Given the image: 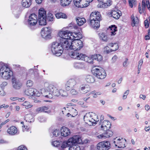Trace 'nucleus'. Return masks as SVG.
<instances>
[{"label": "nucleus", "mask_w": 150, "mask_h": 150, "mask_svg": "<svg viewBox=\"0 0 150 150\" xmlns=\"http://www.w3.org/2000/svg\"><path fill=\"white\" fill-rule=\"evenodd\" d=\"M57 36L59 42H53L51 47L52 52L56 56H61L63 49L78 51L83 47V43L81 40L83 35L80 32H72L63 28L58 31Z\"/></svg>", "instance_id": "1"}, {"label": "nucleus", "mask_w": 150, "mask_h": 150, "mask_svg": "<svg viewBox=\"0 0 150 150\" xmlns=\"http://www.w3.org/2000/svg\"><path fill=\"white\" fill-rule=\"evenodd\" d=\"M0 75L3 79H8L13 75V72L9 68L8 65L0 62Z\"/></svg>", "instance_id": "2"}, {"label": "nucleus", "mask_w": 150, "mask_h": 150, "mask_svg": "<svg viewBox=\"0 0 150 150\" xmlns=\"http://www.w3.org/2000/svg\"><path fill=\"white\" fill-rule=\"evenodd\" d=\"M83 120L86 123L90 126L96 124L99 121L98 116L92 112L86 114L84 116Z\"/></svg>", "instance_id": "3"}, {"label": "nucleus", "mask_w": 150, "mask_h": 150, "mask_svg": "<svg viewBox=\"0 0 150 150\" xmlns=\"http://www.w3.org/2000/svg\"><path fill=\"white\" fill-rule=\"evenodd\" d=\"M47 93L46 96L48 98H52L53 96L56 97L60 96V89H58L54 85L47 82Z\"/></svg>", "instance_id": "4"}, {"label": "nucleus", "mask_w": 150, "mask_h": 150, "mask_svg": "<svg viewBox=\"0 0 150 150\" xmlns=\"http://www.w3.org/2000/svg\"><path fill=\"white\" fill-rule=\"evenodd\" d=\"M91 72L94 75L99 79H104L105 78L107 75L105 69L99 67H93L92 69Z\"/></svg>", "instance_id": "5"}, {"label": "nucleus", "mask_w": 150, "mask_h": 150, "mask_svg": "<svg viewBox=\"0 0 150 150\" xmlns=\"http://www.w3.org/2000/svg\"><path fill=\"white\" fill-rule=\"evenodd\" d=\"M34 96L39 97L43 96L47 98L46 96L47 94V82L43 83L42 85V88L39 90H38L34 88Z\"/></svg>", "instance_id": "6"}, {"label": "nucleus", "mask_w": 150, "mask_h": 150, "mask_svg": "<svg viewBox=\"0 0 150 150\" xmlns=\"http://www.w3.org/2000/svg\"><path fill=\"white\" fill-rule=\"evenodd\" d=\"M111 147L110 142L104 141L98 143L96 145L97 150H108Z\"/></svg>", "instance_id": "7"}, {"label": "nucleus", "mask_w": 150, "mask_h": 150, "mask_svg": "<svg viewBox=\"0 0 150 150\" xmlns=\"http://www.w3.org/2000/svg\"><path fill=\"white\" fill-rule=\"evenodd\" d=\"M93 0H74V4L78 8H84L88 6Z\"/></svg>", "instance_id": "8"}, {"label": "nucleus", "mask_w": 150, "mask_h": 150, "mask_svg": "<svg viewBox=\"0 0 150 150\" xmlns=\"http://www.w3.org/2000/svg\"><path fill=\"white\" fill-rule=\"evenodd\" d=\"M71 145L82 144L87 142V140L83 142L81 137L78 135H74L69 138Z\"/></svg>", "instance_id": "9"}, {"label": "nucleus", "mask_w": 150, "mask_h": 150, "mask_svg": "<svg viewBox=\"0 0 150 150\" xmlns=\"http://www.w3.org/2000/svg\"><path fill=\"white\" fill-rule=\"evenodd\" d=\"M52 31V29L50 28H43L41 30V36L45 39H50L51 37Z\"/></svg>", "instance_id": "10"}, {"label": "nucleus", "mask_w": 150, "mask_h": 150, "mask_svg": "<svg viewBox=\"0 0 150 150\" xmlns=\"http://www.w3.org/2000/svg\"><path fill=\"white\" fill-rule=\"evenodd\" d=\"M126 140L122 138L116 137L113 143L115 146L119 148H123L126 147Z\"/></svg>", "instance_id": "11"}, {"label": "nucleus", "mask_w": 150, "mask_h": 150, "mask_svg": "<svg viewBox=\"0 0 150 150\" xmlns=\"http://www.w3.org/2000/svg\"><path fill=\"white\" fill-rule=\"evenodd\" d=\"M64 108L65 110L64 111L65 113L68 117L70 116L74 117L78 114L76 110L72 106L67 107Z\"/></svg>", "instance_id": "12"}, {"label": "nucleus", "mask_w": 150, "mask_h": 150, "mask_svg": "<svg viewBox=\"0 0 150 150\" xmlns=\"http://www.w3.org/2000/svg\"><path fill=\"white\" fill-rule=\"evenodd\" d=\"M37 22V16L34 13H32L29 16L27 21L28 25L30 27L35 25Z\"/></svg>", "instance_id": "13"}, {"label": "nucleus", "mask_w": 150, "mask_h": 150, "mask_svg": "<svg viewBox=\"0 0 150 150\" xmlns=\"http://www.w3.org/2000/svg\"><path fill=\"white\" fill-rule=\"evenodd\" d=\"M98 2V8H105L110 6L112 4L111 0H97Z\"/></svg>", "instance_id": "14"}, {"label": "nucleus", "mask_w": 150, "mask_h": 150, "mask_svg": "<svg viewBox=\"0 0 150 150\" xmlns=\"http://www.w3.org/2000/svg\"><path fill=\"white\" fill-rule=\"evenodd\" d=\"M69 56L71 58L78 60H82L83 57V54L75 51H72L69 53Z\"/></svg>", "instance_id": "15"}, {"label": "nucleus", "mask_w": 150, "mask_h": 150, "mask_svg": "<svg viewBox=\"0 0 150 150\" xmlns=\"http://www.w3.org/2000/svg\"><path fill=\"white\" fill-rule=\"evenodd\" d=\"M90 19L101 21L102 16L100 13L97 11H95L91 13L90 16Z\"/></svg>", "instance_id": "16"}, {"label": "nucleus", "mask_w": 150, "mask_h": 150, "mask_svg": "<svg viewBox=\"0 0 150 150\" xmlns=\"http://www.w3.org/2000/svg\"><path fill=\"white\" fill-rule=\"evenodd\" d=\"M100 21L99 20L90 19V26L91 28L94 29H98L100 27Z\"/></svg>", "instance_id": "17"}, {"label": "nucleus", "mask_w": 150, "mask_h": 150, "mask_svg": "<svg viewBox=\"0 0 150 150\" xmlns=\"http://www.w3.org/2000/svg\"><path fill=\"white\" fill-rule=\"evenodd\" d=\"M60 130L61 135L62 137H66L69 136L71 134L70 130L66 127H62Z\"/></svg>", "instance_id": "18"}, {"label": "nucleus", "mask_w": 150, "mask_h": 150, "mask_svg": "<svg viewBox=\"0 0 150 150\" xmlns=\"http://www.w3.org/2000/svg\"><path fill=\"white\" fill-rule=\"evenodd\" d=\"M122 15L121 11L118 9L112 10L110 14L111 17L117 20L119 19Z\"/></svg>", "instance_id": "19"}, {"label": "nucleus", "mask_w": 150, "mask_h": 150, "mask_svg": "<svg viewBox=\"0 0 150 150\" xmlns=\"http://www.w3.org/2000/svg\"><path fill=\"white\" fill-rule=\"evenodd\" d=\"M76 81L74 79H70L68 81L65 85V88L67 90H69L70 87H76Z\"/></svg>", "instance_id": "20"}, {"label": "nucleus", "mask_w": 150, "mask_h": 150, "mask_svg": "<svg viewBox=\"0 0 150 150\" xmlns=\"http://www.w3.org/2000/svg\"><path fill=\"white\" fill-rule=\"evenodd\" d=\"M101 123V129L102 130L106 131L110 128L111 124L109 121L107 120H105Z\"/></svg>", "instance_id": "21"}, {"label": "nucleus", "mask_w": 150, "mask_h": 150, "mask_svg": "<svg viewBox=\"0 0 150 150\" xmlns=\"http://www.w3.org/2000/svg\"><path fill=\"white\" fill-rule=\"evenodd\" d=\"M12 86L16 89H19L21 87L22 84L18 79L13 78L12 80Z\"/></svg>", "instance_id": "22"}, {"label": "nucleus", "mask_w": 150, "mask_h": 150, "mask_svg": "<svg viewBox=\"0 0 150 150\" xmlns=\"http://www.w3.org/2000/svg\"><path fill=\"white\" fill-rule=\"evenodd\" d=\"M71 144L69 138L67 140L61 142L60 144V149L61 150H65L67 147L71 146Z\"/></svg>", "instance_id": "23"}, {"label": "nucleus", "mask_w": 150, "mask_h": 150, "mask_svg": "<svg viewBox=\"0 0 150 150\" xmlns=\"http://www.w3.org/2000/svg\"><path fill=\"white\" fill-rule=\"evenodd\" d=\"M83 57L82 60H83L89 63H92L94 60V54L90 55L89 57H87L86 54H83Z\"/></svg>", "instance_id": "24"}, {"label": "nucleus", "mask_w": 150, "mask_h": 150, "mask_svg": "<svg viewBox=\"0 0 150 150\" xmlns=\"http://www.w3.org/2000/svg\"><path fill=\"white\" fill-rule=\"evenodd\" d=\"M32 1L33 0H22L21 6L24 8H28L31 5Z\"/></svg>", "instance_id": "25"}, {"label": "nucleus", "mask_w": 150, "mask_h": 150, "mask_svg": "<svg viewBox=\"0 0 150 150\" xmlns=\"http://www.w3.org/2000/svg\"><path fill=\"white\" fill-rule=\"evenodd\" d=\"M7 132L10 135H13L17 134L18 130L15 126H11L8 129Z\"/></svg>", "instance_id": "26"}, {"label": "nucleus", "mask_w": 150, "mask_h": 150, "mask_svg": "<svg viewBox=\"0 0 150 150\" xmlns=\"http://www.w3.org/2000/svg\"><path fill=\"white\" fill-rule=\"evenodd\" d=\"M109 28L110 30V35L111 36L115 35L117 30V26L115 25H112L110 26Z\"/></svg>", "instance_id": "27"}, {"label": "nucleus", "mask_w": 150, "mask_h": 150, "mask_svg": "<svg viewBox=\"0 0 150 150\" xmlns=\"http://www.w3.org/2000/svg\"><path fill=\"white\" fill-rule=\"evenodd\" d=\"M34 88H30L25 90L24 91L25 94L30 97H32L34 96Z\"/></svg>", "instance_id": "28"}, {"label": "nucleus", "mask_w": 150, "mask_h": 150, "mask_svg": "<svg viewBox=\"0 0 150 150\" xmlns=\"http://www.w3.org/2000/svg\"><path fill=\"white\" fill-rule=\"evenodd\" d=\"M132 22L131 25L132 27H134L136 25L138 24L139 22L138 18L136 16H134L132 15L131 16Z\"/></svg>", "instance_id": "29"}, {"label": "nucleus", "mask_w": 150, "mask_h": 150, "mask_svg": "<svg viewBox=\"0 0 150 150\" xmlns=\"http://www.w3.org/2000/svg\"><path fill=\"white\" fill-rule=\"evenodd\" d=\"M73 67L76 69H83L85 68V66L82 63L75 62L73 64Z\"/></svg>", "instance_id": "30"}, {"label": "nucleus", "mask_w": 150, "mask_h": 150, "mask_svg": "<svg viewBox=\"0 0 150 150\" xmlns=\"http://www.w3.org/2000/svg\"><path fill=\"white\" fill-rule=\"evenodd\" d=\"M99 37L100 40L103 42H107L108 38L107 35L105 33H100L99 34Z\"/></svg>", "instance_id": "31"}, {"label": "nucleus", "mask_w": 150, "mask_h": 150, "mask_svg": "<svg viewBox=\"0 0 150 150\" xmlns=\"http://www.w3.org/2000/svg\"><path fill=\"white\" fill-rule=\"evenodd\" d=\"M108 44L113 52L116 51L119 48L118 45L117 43H110Z\"/></svg>", "instance_id": "32"}, {"label": "nucleus", "mask_w": 150, "mask_h": 150, "mask_svg": "<svg viewBox=\"0 0 150 150\" xmlns=\"http://www.w3.org/2000/svg\"><path fill=\"white\" fill-rule=\"evenodd\" d=\"M46 16V11L44 8H41L38 10V17Z\"/></svg>", "instance_id": "33"}, {"label": "nucleus", "mask_w": 150, "mask_h": 150, "mask_svg": "<svg viewBox=\"0 0 150 150\" xmlns=\"http://www.w3.org/2000/svg\"><path fill=\"white\" fill-rule=\"evenodd\" d=\"M76 22L77 24L79 26H81L86 22V19L83 18L78 17L76 18Z\"/></svg>", "instance_id": "34"}, {"label": "nucleus", "mask_w": 150, "mask_h": 150, "mask_svg": "<svg viewBox=\"0 0 150 150\" xmlns=\"http://www.w3.org/2000/svg\"><path fill=\"white\" fill-rule=\"evenodd\" d=\"M47 17H39V22L40 25H44L46 24Z\"/></svg>", "instance_id": "35"}, {"label": "nucleus", "mask_w": 150, "mask_h": 150, "mask_svg": "<svg viewBox=\"0 0 150 150\" xmlns=\"http://www.w3.org/2000/svg\"><path fill=\"white\" fill-rule=\"evenodd\" d=\"M72 0H60L61 5L63 7L69 5Z\"/></svg>", "instance_id": "36"}, {"label": "nucleus", "mask_w": 150, "mask_h": 150, "mask_svg": "<svg viewBox=\"0 0 150 150\" xmlns=\"http://www.w3.org/2000/svg\"><path fill=\"white\" fill-rule=\"evenodd\" d=\"M55 17L57 19L62 18L66 19L67 16L65 14L63 13H56L55 15Z\"/></svg>", "instance_id": "37"}, {"label": "nucleus", "mask_w": 150, "mask_h": 150, "mask_svg": "<svg viewBox=\"0 0 150 150\" xmlns=\"http://www.w3.org/2000/svg\"><path fill=\"white\" fill-rule=\"evenodd\" d=\"M147 7L148 9L150 8V4L148 0H143L142 4V8L145 9Z\"/></svg>", "instance_id": "38"}, {"label": "nucleus", "mask_w": 150, "mask_h": 150, "mask_svg": "<svg viewBox=\"0 0 150 150\" xmlns=\"http://www.w3.org/2000/svg\"><path fill=\"white\" fill-rule=\"evenodd\" d=\"M111 49L110 48L109 44L105 47L103 49V52L104 54H107L112 52Z\"/></svg>", "instance_id": "39"}, {"label": "nucleus", "mask_w": 150, "mask_h": 150, "mask_svg": "<svg viewBox=\"0 0 150 150\" xmlns=\"http://www.w3.org/2000/svg\"><path fill=\"white\" fill-rule=\"evenodd\" d=\"M94 60L98 62H101L103 60V57L102 55L99 54H94Z\"/></svg>", "instance_id": "40"}, {"label": "nucleus", "mask_w": 150, "mask_h": 150, "mask_svg": "<svg viewBox=\"0 0 150 150\" xmlns=\"http://www.w3.org/2000/svg\"><path fill=\"white\" fill-rule=\"evenodd\" d=\"M25 119L26 121L29 122H31L34 121L33 117L30 114H28L26 115L25 117Z\"/></svg>", "instance_id": "41"}, {"label": "nucleus", "mask_w": 150, "mask_h": 150, "mask_svg": "<svg viewBox=\"0 0 150 150\" xmlns=\"http://www.w3.org/2000/svg\"><path fill=\"white\" fill-rule=\"evenodd\" d=\"M61 141L59 140L53 141L52 142V145L54 147H58L60 146Z\"/></svg>", "instance_id": "42"}, {"label": "nucleus", "mask_w": 150, "mask_h": 150, "mask_svg": "<svg viewBox=\"0 0 150 150\" xmlns=\"http://www.w3.org/2000/svg\"><path fill=\"white\" fill-rule=\"evenodd\" d=\"M86 80L88 83H93L94 81V80L93 77L90 75H88L85 78Z\"/></svg>", "instance_id": "43"}, {"label": "nucleus", "mask_w": 150, "mask_h": 150, "mask_svg": "<svg viewBox=\"0 0 150 150\" xmlns=\"http://www.w3.org/2000/svg\"><path fill=\"white\" fill-rule=\"evenodd\" d=\"M102 93L101 92H96L95 91L91 92L90 93V94L92 95L93 98H96L98 96L102 94Z\"/></svg>", "instance_id": "44"}, {"label": "nucleus", "mask_w": 150, "mask_h": 150, "mask_svg": "<svg viewBox=\"0 0 150 150\" xmlns=\"http://www.w3.org/2000/svg\"><path fill=\"white\" fill-rule=\"evenodd\" d=\"M69 146V150H80L79 147L77 145H71V146Z\"/></svg>", "instance_id": "45"}, {"label": "nucleus", "mask_w": 150, "mask_h": 150, "mask_svg": "<svg viewBox=\"0 0 150 150\" xmlns=\"http://www.w3.org/2000/svg\"><path fill=\"white\" fill-rule=\"evenodd\" d=\"M22 105L25 107L26 109H28L31 108L33 105H31L29 102L25 101L23 103Z\"/></svg>", "instance_id": "46"}, {"label": "nucleus", "mask_w": 150, "mask_h": 150, "mask_svg": "<svg viewBox=\"0 0 150 150\" xmlns=\"http://www.w3.org/2000/svg\"><path fill=\"white\" fill-rule=\"evenodd\" d=\"M52 134L54 137H58L60 134V131L59 129H54L52 132Z\"/></svg>", "instance_id": "47"}, {"label": "nucleus", "mask_w": 150, "mask_h": 150, "mask_svg": "<svg viewBox=\"0 0 150 150\" xmlns=\"http://www.w3.org/2000/svg\"><path fill=\"white\" fill-rule=\"evenodd\" d=\"M68 96L67 92L63 89H60V96L67 97Z\"/></svg>", "instance_id": "48"}, {"label": "nucleus", "mask_w": 150, "mask_h": 150, "mask_svg": "<svg viewBox=\"0 0 150 150\" xmlns=\"http://www.w3.org/2000/svg\"><path fill=\"white\" fill-rule=\"evenodd\" d=\"M104 133L105 138H108L111 137L112 135V132L111 131H108Z\"/></svg>", "instance_id": "49"}, {"label": "nucleus", "mask_w": 150, "mask_h": 150, "mask_svg": "<svg viewBox=\"0 0 150 150\" xmlns=\"http://www.w3.org/2000/svg\"><path fill=\"white\" fill-rule=\"evenodd\" d=\"M143 62V60L142 59H140L138 65V73L139 74L140 73V70H141V66Z\"/></svg>", "instance_id": "50"}, {"label": "nucleus", "mask_w": 150, "mask_h": 150, "mask_svg": "<svg viewBox=\"0 0 150 150\" xmlns=\"http://www.w3.org/2000/svg\"><path fill=\"white\" fill-rule=\"evenodd\" d=\"M23 130V132H31L29 127L27 126H25L23 125L22 126Z\"/></svg>", "instance_id": "51"}, {"label": "nucleus", "mask_w": 150, "mask_h": 150, "mask_svg": "<svg viewBox=\"0 0 150 150\" xmlns=\"http://www.w3.org/2000/svg\"><path fill=\"white\" fill-rule=\"evenodd\" d=\"M17 150H28V149L25 146L21 145L18 147Z\"/></svg>", "instance_id": "52"}, {"label": "nucleus", "mask_w": 150, "mask_h": 150, "mask_svg": "<svg viewBox=\"0 0 150 150\" xmlns=\"http://www.w3.org/2000/svg\"><path fill=\"white\" fill-rule=\"evenodd\" d=\"M33 84V82L31 80H28L26 83V86L27 87H31Z\"/></svg>", "instance_id": "53"}, {"label": "nucleus", "mask_w": 150, "mask_h": 150, "mask_svg": "<svg viewBox=\"0 0 150 150\" xmlns=\"http://www.w3.org/2000/svg\"><path fill=\"white\" fill-rule=\"evenodd\" d=\"M129 90H127L125 92L123 96H122V99L125 100L127 98V96L129 93Z\"/></svg>", "instance_id": "54"}, {"label": "nucleus", "mask_w": 150, "mask_h": 150, "mask_svg": "<svg viewBox=\"0 0 150 150\" xmlns=\"http://www.w3.org/2000/svg\"><path fill=\"white\" fill-rule=\"evenodd\" d=\"M136 0H129V6L132 8Z\"/></svg>", "instance_id": "55"}, {"label": "nucleus", "mask_w": 150, "mask_h": 150, "mask_svg": "<svg viewBox=\"0 0 150 150\" xmlns=\"http://www.w3.org/2000/svg\"><path fill=\"white\" fill-rule=\"evenodd\" d=\"M70 92L71 94L74 95H76L78 93V91L74 88L71 89L70 91Z\"/></svg>", "instance_id": "56"}, {"label": "nucleus", "mask_w": 150, "mask_h": 150, "mask_svg": "<svg viewBox=\"0 0 150 150\" xmlns=\"http://www.w3.org/2000/svg\"><path fill=\"white\" fill-rule=\"evenodd\" d=\"M48 19L51 21H53L54 19V17L52 14L49 13L48 14Z\"/></svg>", "instance_id": "57"}, {"label": "nucleus", "mask_w": 150, "mask_h": 150, "mask_svg": "<svg viewBox=\"0 0 150 150\" xmlns=\"http://www.w3.org/2000/svg\"><path fill=\"white\" fill-rule=\"evenodd\" d=\"M147 34L145 36V39L146 40H149L150 39V30L149 29L148 30Z\"/></svg>", "instance_id": "58"}, {"label": "nucleus", "mask_w": 150, "mask_h": 150, "mask_svg": "<svg viewBox=\"0 0 150 150\" xmlns=\"http://www.w3.org/2000/svg\"><path fill=\"white\" fill-rule=\"evenodd\" d=\"M43 112L49 113L50 112V111L47 107L43 106Z\"/></svg>", "instance_id": "59"}, {"label": "nucleus", "mask_w": 150, "mask_h": 150, "mask_svg": "<svg viewBox=\"0 0 150 150\" xmlns=\"http://www.w3.org/2000/svg\"><path fill=\"white\" fill-rule=\"evenodd\" d=\"M43 107H40L37 108L36 110V111L38 112H43Z\"/></svg>", "instance_id": "60"}, {"label": "nucleus", "mask_w": 150, "mask_h": 150, "mask_svg": "<svg viewBox=\"0 0 150 150\" xmlns=\"http://www.w3.org/2000/svg\"><path fill=\"white\" fill-rule=\"evenodd\" d=\"M97 137L99 139L102 138H105V135H104V133L102 134H99L97 136Z\"/></svg>", "instance_id": "61"}, {"label": "nucleus", "mask_w": 150, "mask_h": 150, "mask_svg": "<svg viewBox=\"0 0 150 150\" xmlns=\"http://www.w3.org/2000/svg\"><path fill=\"white\" fill-rule=\"evenodd\" d=\"M6 93L2 88L0 87V95L2 96L5 95Z\"/></svg>", "instance_id": "62"}, {"label": "nucleus", "mask_w": 150, "mask_h": 150, "mask_svg": "<svg viewBox=\"0 0 150 150\" xmlns=\"http://www.w3.org/2000/svg\"><path fill=\"white\" fill-rule=\"evenodd\" d=\"M90 91V89L88 87H87L86 86L85 88V90H84V91L83 92V93H86Z\"/></svg>", "instance_id": "63"}, {"label": "nucleus", "mask_w": 150, "mask_h": 150, "mask_svg": "<svg viewBox=\"0 0 150 150\" xmlns=\"http://www.w3.org/2000/svg\"><path fill=\"white\" fill-rule=\"evenodd\" d=\"M139 13H144L145 9L144 8H142L141 7H139Z\"/></svg>", "instance_id": "64"}]
</instances>
